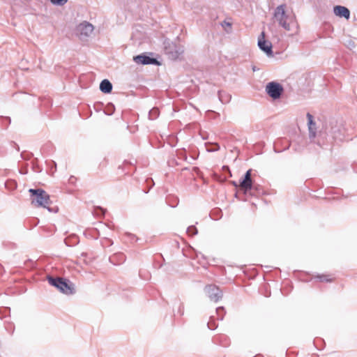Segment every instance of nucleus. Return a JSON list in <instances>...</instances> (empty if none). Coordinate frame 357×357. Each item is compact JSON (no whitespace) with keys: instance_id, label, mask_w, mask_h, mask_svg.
Segmentation results:
<instances>
[{"instance_id":"f257e3e1","label":"nucleus","mask_w":357,"mask_h":357,"mask_svg":"<svg viewBox=\"0 0 357 357\" xmlns=\"http://www.w3.org/2000/svg\"><path fill=\"white\" fill-rule=\"evenodd\" d=\"M273 17L278 24L286 31L297 32L298 24L296 16L291 11L286 10L285 4L276 7Z\"/></svg>"},{"instance_id":"f03ea898","label":"nucleus","mask_w":357,"mask_h":357,"mask_svg":"<svg viewBox=\"0 0 357 357\" xmlns=\"http://www.w3.org/2000/svg\"><path fill=\"white\" fill-rule=\"evenodd\" d=\"M31 194V203L36 206H42L47 208L49 211L53 212L54 210L49 207L51 204L50 195L43 189H29ZM56 211H54L56 212Z\"/></svg>"},{"instance_id":"7ed1b4c3","label":"nucleus","mask_w":357,"mask_h":357,"mask_svg":"<svg viewBox=\"0 0 357 357\" xmlns=\"http://www.w3.org/2000/svg\"><path fill=\"white\" fill-rule=\"evenodd\" d=\"M49 283L58 289L61 292L65 294H73L75 292L73 284L69 281L61 278L47 277Z\"/></svg>"},{"instance_id":"20e7f679","label":"nucleus","mask_w":357,"mask_h":357,"mask_svg":"<svg viewBox=\"0 0 357 357\" xmlns=\"http://www.w3.org/2000/svg\"><path fill=\"white\" fill-rule=\"evenodd\" d=\"M283 91L282 86L275 82H269L266 86V93L274 100L280 98Z\"/></svg>"},{"instance_id":"39448f33","label":"nucleus","mask_w":357,"mask_h":357,"mask_svg":"<svg viewBox=\"0 0 357 357\" xmlns=\"http://www.w3.org/2000/svg\"><path fill=\"white\" fill-rule=\"evenodd\" d=\"M205 293L211 301L217 303L222 298V291L218 286L209 284L204 289Z\"/></svg>"},{"instance_id":"423d86ee","label":"nucleus","mask_w":357,"mask_h":357,"mask_svg":"<svg viewBox=\"0 0 357 357\" xmlns=\"http://www.w3.org/2000/svg\"><path fill=\"white\" fill-rule=\"evenodd\" d=\"M93 31V25L86 22L79 24L76 29V33L81 39L89 37L92 33Z\"/></svg>"},{"instance_id":"0eeeda50","label":"nucleus","mask_w":357,"mask_h":357,"mask_svg":"<svg viewBox=\"0 0 357 357\" xmlns=\"http://www.w3.org/2000/svg\"><path fill=\"white\" fill-rule=\"evenodd\" d=\"M258 46L268 56H273L272 45L270 42L265 40L264 32H261L258 38Z\"/></svg>"},{"instance_id":"6e6552de","label":"nucleus","mask_w":357,"mask_h":357,"mask_svg":"<svg viewBox=\"0 0 357 357\" xmlns=\"http://www.w3.org/2000/svg\"><path fill=\"white\" fill-rule=\"evenodd\" d=\"M133 60L135 61V63L138 64L148 65L158 63V61L156 59L144 54L134 56Z\"/></svg>"},{"instance_id":"1a4fd4ad","label":"nucleus","mask_w":357,"mask_h":357,"mask_svg":"<svg viewBox=\"0 0 357 357\" xmlns=\"http://www.w3.org/2000/svg\"><path fill=\"white\" fill-rule=\"evenodd\" d=\"M307 126L309 130V137L310 139H314L316 137V123L313 120V116L307 113Z\"/></svg>"},{"instance_id":"9d476101","label":"nucleus","mask_w":357,"mask_h":357,"mask_svg":"<svg viewBox=\"0 0 357 357\" xmlns=\"http://www.w3.org/2000/svg\"><path fill=\"white\" fill-rule=\"evenodd\" d=\"M333 12L338 17H344L347 20H349L350 17V11L345 6H335L333 8Z\"/></svg>"},{"instance_id":"9b49d317","label":"nucleus","mask_w":357,"mask_h":357,"mask_svg":"<svg viewBox=\"0 0 357 357\" xmlns=\"http://www.w3.org/2000/svg\"><path fill=\"white\" fill-rule=\"evenodd\" d=\"M239 187L241 190H244L245 192H248L252 188V178H243V179L240 181Z\"/></svg>"},{"instance_id":"f8f14e48","label":"nucleus","mask_w":357,"mask_h":357,"mask_svg":"<svg viewBox=\"0 0 357 357\" xmlns=\"http://www.w3.org/2000/svg\"><path fill=\"white\" fill-rule=\"evenodd\" d=\"M100 90L105 93H109L112 90V84L108 79H103L100 84Z\"/></svg>"},{"instance_id":"ddd939ff","label":"nucleus","mask_w":357,"mask_h":357,"mask_svg":"<svg viewBox=\"0 0 357 357\" xmlns=\"http://www.w3.org/2000/svg\"><path fill=\"white\" fill-rule=\"evenodd\" d=\"M218 98L221 102L227 103L231 100V96L225 92L220 91L218 92Z\"/></svg>"},{"instance_id":"4468645a","label":"nucleus","mask_w":357,"mask_h":357,"mask_svg":"<svg viewBox=\"0 0 357 357\" xmlns=\"http://www.w3.org/2000/svg\"><path fill=\"white\" fill-rule=\"evenodd\" d=\"M159 109L157 107H153L149 112V118L150 120H155L159 116Z\"/></svg>"},{"instance_id":"2eb2a0df","label":"nucleus","mask_w":357,"mask_h":357,"mask_svg":"<svg viewBox=\"0 0 357 357\" xmlns=\"http://www.w3.org/2000/svg\"><path fill=\"white\" fill-rule=\"evenodd\" d=\"M197 232V229L195 226H190L187 229V233L189 236L196 235Z\"/></svg>"},{"instance_id":"dca6fc26","label":"nucleus","mask_w":357,"mask_h":357,"mask_svg":"<svg viewBox=\"0 0 357 357\" xmlns=\"http://www.w3.org/2000/svg\"><path fill=\"white\" fill-rule=\"evenodd\" d=\"M207 151L213 152L220 149V146L218 144H213L207 146Z\"/></svg>"},{"instance_id":"f3484780","label":"nucleus","mask_w":357,"mask_h":357,"mask_svg":"<svg viewBox=\"0 0 357 357\" xmlns=\"http://www.w3.org/2000/svg\"><path fill=\"white\" fill-rule=\"evenodd\" d=\"M216 312L219 316L220 319L222 320L224 317V314L225 313V308L223 307H219L216 309Z\"/></svg>"},{"instance_id":"a211bd4d","label":"nucleus","mask_w":357,"mask_h":357,"mask_svg":"<svg viewBox=\"0 0 357 357\" xmlns=\"http://www.w3.org/2000/svg\"><path fill=\"white\" fill-rule=\"evenodd\" d=\"M324 134L321 131H320L319 132L317 144H319V145L325 144V142L324 140Z\"/></svg>"},{"instance_id":"6ab92c4d","label":"nucleus","mask_w":357,"mask_h":357,"mask_svg":"<svg viewBox=\"0 0 357 357\" xmlns=\"http://www.w3.org/2000/svg\"><path fill=\"white\" fill-rule=\"evenodd\" d=\"M51 2L54 5L63 6L64 5L68 0H50Z\"/></svg>"},{"instance_id":"aec40b11","label":"nucleus","mask_w":357,"mask_h":357,"mask_svg":"<svg viewBox=\"0 0 357 357\" xmlns=\"http://www.w3.org/2000/svg\"><path fill=\"white\" fill-rule=\"evenodd\" d=\"M114 105L112 104H109L107 105V111L106 113L108 115H111L114 112Z\"/></svg>"},{"instance_id":"412c9836","label":"nucleus","mask_w":357,"mask_h":357,"mask_svg":"<svg viewBox=\"0 0 357 357\" xmlns=\"http://www.w3.org/2000/svg\"><path fill=\"white\" fill-rule=\"evenodd\" d=\"M318 278H319L320 281H321V282H323V281L331 282L332 280L331 279L328 278L327 275H319Z\"/></svg>"},{"instance_id":"4be33fe9","label":"nucleus","mask_w":357,"mask_h":357,"mask_svg":"<svg viewBox=\"0 0 357 357\" xmlns=\"http://www.w3.org/2000/svg\"><path fill=\"white\" fill-rule=\"evenodd\" d=\"M251 172H252L251 169L248 170L244 176V178H251Z\"/></svg>"},{"instance_id":"5701e85b","label":"nucleus","mask_w":357,"mask_h":357,"mask_svg":"<svg viewBox=\"0 0 357 357\" xmlns=\"http://www.w3.org/2000/svg\"><path fill=\"white\" fill-rule=\"evenodd\" d=\"M98 211H100L101 212V214H102V215L105 214V211L102 208H101V207H97V208H96V213H98Z\"/></svg>"},{"instance_id":"b1692460","label":"nucleus","mask_w":357,"mask_h":357,"mask_svg":"<svg viewBox=\"0 0 357 357\" xmlns=\"http://www.w3.org/2000/svg\"><path fill=\"white\" fill-rule=\"evenodd\" d=\"M208 327L210 329L213 330V329H215V327H216V326H211V323H210V322H208Z\"/></svg>"},{"instance_id":"393cba45","label":"nucleus","mask_w":357,"mask_h":357,"mask_svg":"<svg viewBox=\"0 0 357 357\" xmlns=\"http://www.w3.org/2000/svg\"><path fill=\"white\" fill-rule=\"evenodd\" d=\"M10 183L13 185V188H15V183L13 181H10ZM9 182L6 183V186L8 185Z\"/></svg>"},{"instance_id":"a878e982","label":"nucleus","mask_w":357,"mask_h":357,"mask_svg":"<svg viewBox=\"0 0 357 357\" xmlns=\"http://www.w3.org/2000/svg\"><path fill=\"white\" fill-rule=\"evenodd\" d=\"M51 162H52V163L54 165V167H56V162H55L54 161H51Z\"/></svg>"},{"instance_id":"bb28decb","label":"nucleus","mask_w":357,"mask_h":357,"mask_svg":"<svg viewBox=\"0 0 357 357\" xmlns=\"http://www.w3.org/2000/svg\"><path fill=\"white\" fill-rule=\"evenodd\" d=\"M6 119L9 121V122L10 121V119L9 117H7Z\"/></svg>"}]
</instances>
